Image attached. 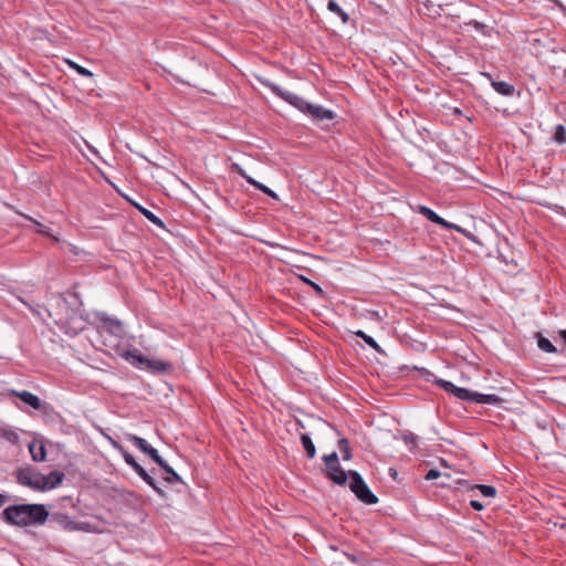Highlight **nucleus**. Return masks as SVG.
<instances>
[{
    "mask_svg": "<svg viewBox=\"0 0 566 566\" xmlns=\"http://www.w3.org/2000/svg\"><path fill=\"white\" fill-rule=\"evenodd\" d=\"M2 520L17 526L42 525L49 520L45 504H17L6 507Z\"/></svg>",
    "mask_w": 566,
    "mask_h": 566,
    "instance_id": "f257e3e1",
    "label": "nucleus"
},
{
    "mask_svg": "<svg viewBox=\"0 0 566 566\" xmlns=\"http://www.w3.org/2000/svg\"><path fill=\"white\" fill-rule=\"evenodd\" d=\"M64 479V473L57 470L48 475L34 471L31 467L21 468L17 472V482L33 491L45 492L57 488Z\"/></svg>",
    "mask_w": 566,
    "mask_h": 566,
    "instance_id": "f03ea898",
    "label": "nucleus"
},
{
    "mask_svg": "<svg viewBox=\"0 0 566 566\" xmlns=\"http://www.w3.org/2000/svg\"><path fill=\"white\" fill-rule=\"evenodd\" d=\"M260 84H262L264 87H268L276 97L283 99L301 113L305 114L310 109L312 103L305 101L303 97L286 91L282 88L280 85L275 84L274 82L264 78V77H256Z\"/></svg>",
    "mask_w": 566,
    "mask_h": 566,
    "instance_id": "7ed1b4c3",
    "label": "nucleus"
},
{
    "mask_svg": "<svg viewBox=\"0 0 566 566\" xmlns=\"http://www.w3.org/2000/svg\"><path fill=\"white\" fill-rule=\"evenodd\" d=\"M49 520L51 523L57 524L61 528L69 532L81 531L86 533H96L97 530L94 525L86 521H75L67 514L61 511L49 512Z\"/></svg>",
    "mask_w": 566,
    "mask_h": 566,
    "instance_id": "20e7f679",
    "label": "nucleus"
},
{
    "mask_svg": "<svg viewBox=\"0 0 566 566\" xmlns=\"http://www.w3.org/2000/svg\"><path fill=\"white\" fill-rule=\"evenodd\" d=\"M95 319L101 333L108 334L111 337H114L117 343L124 338V324L118 318L109 316L104 312H96Z\"/></svg>",
    "mask_w": 566,
    "mask_h": 566,
    "instance_id": "39448f33",
    "label": "nucleus"
},
{
    "mask_svg": "<svg viewBox=\"0 0 566 566\" xmlns=\"http://www.w3.org/2000/svg\"><path fill=\"white\" fill-rule=\"evenodd\" d=\"M348 479L349 489L359 501L367 505L376 504L378 502V497L371 492L360 473L350 470Z\"/></svg>",
    "mask_w": 566,
    "mask_h": 566,
    "instance_id": "423d86ee",
    "label": "nucleus"
},
{
    "mask_svg": "<svg viewBox=\"0 0 566 566\" xmlns=\"http://www.w3.org/2000/svg\"><path fill=\"white\" fill-rule=\"evenodd\" d=\"M323 461L326 465V476L335 484L344 485L349 478V471L346 472L340 467L337 452L333 451L329 454L323 455Z\"/></svg>",
    "mask_w": 566,
    "mask_h": 566,
    "instance_id": "0eeeda50",
    "label": "nucleus"
},
{
    "mask_svg": "<svg viewBox=\"0 0 566 566\" xmlns=\"http://www.w3.org/2000/svg\"><path fill=\"white\" fill-rule=\"evenodd\" d=\"M418 212L420 214H422L424 218H427L428 220H430L431 222L439 224V226L443 227L444 229H453L458 232H462V233L464 232V230L460 226H457L454 223L447 221L446 219L440 217L437 212H434L431 208H429L427 206H419Z\"/></svg>",
    "mask_w": 566,
    "mask_h": 566,
    "instance_id": "6e6552de",
    "label": "nucleus"
},
{
    "mask_svg": "<svg viewBox=\"0 0 566 566\" xmlns=\"http://www.w3.org/2000/svg\"><path fill=\"white\" fill-rule=\"evenodd\" d=\"M171 369L172 365L168 361L147 358L143 370H146L153 375H164Z\"/></svg>",
    "mask_w": 566,
    "mask_h": 566,
    "instance_id": "1a4fd4ad",
    "label": "nucleus"
},
{
    "mask_svg": "<svg viewBox=\"0 0 566 566\" xmlns=\"http://www.w3.org/2000/svg\"><path fill=\"white\" fill-rule=\"evenodd\" d=\"M306 115L319 122H329L335 118V113L332 109L317 104H312Z\"/></svg>",
    "mask_w": 566,
    "mask_h": 566,
    "instance_id": "9d476101",
    "label": "nucleus"
},
{
    "mask_svg": "<svg viewBox=\"0 0 566 566\" xmlns=\"http://www.w3.org/2000/svg\"><path fill=\"white\" fill-rule=\"evenodd\" d=\"M134 472L146 483L148 484L159 496H165L166 493L159 486L158 482L151 476L149 472H147L139 463L133 469Z\"/></svg>",
    "mask_w": 566,
    "mask_h": 566,
    "instance_id": "9b49d317",
    "label": "nucleus"
},
{
    "mask_svg": "<svg viewBox=\"0 0 566 566\" xmlns=\"http://www.w3.org/2000/svg\"><path fill=\"white\" fill-rule=\"evenodd\" d=\"M14 395L19 397L21 401L32 407L34 410H42L49 406L46 402H42L36 395L28 390L14 391Z\"/></svg>",
    "mask_w": 566,
    "mask_h": 566,
    "instance_id": "f8f14e48",
    "label": "nucleus"
},
{
    "mask_svg": "<svg viewBox=\"0 0 566 566\" xmlns=\"http://www.w3.org/2000/svg\"><path fill=\"white\" fill-rule=\"evenodd\" d=\"M120 357L125 359L133 367L143 370L147 357L140 354L137 349H127L120 354Z\"/></svg>",
    "mask_w": 566,
    "mask_h": 566,
    "instance_id": "ddd939ff",
    "label": "nucleus"
},
{
    "mask_svg": "<svg viewBox=\"0 0 566 566\" xmlns=\"http://www.w3.org/2000/svg\"><path fill=\"white\" fill-rule=\"evenodd\" d=\"M29 451L34 462H43L46 458V448L42 441L33 440L29 444Z\"/></svg>",
    "mask_w": 566,
    "mask_h": 566,
    "instance_id": "4468645a",
    "label": "nucleus"
},
{
    "mask_svg": "<svg viewBox=\"0 0 566 566\" xmlns=\"http://www.w3.org/2000/svg\"><path fill=\"white\" fill-rule=\"evenodd\" d=\"M491 86L497 94L503 96H513L515 94V86L504 81L491 78Z\"/></svg>",
    "mask_w": 566,
    "mask_h": 566,
    "instance_id": "2eb2a0df",
    "label": "nucleus"
},
{
    "mask_svg": "<svg viewBox=\"0 0 566 566\" xmlns=\"http://www.w3.org/2000/svg\"><path fill=\"white\" fill-rule=\"evenodd\" d=\"M503 401L501 397L494 394H474V400L473 402L480 403V405H494L497 406Z\"/></svg>",
    "mask_w": 566,
    "mask_h": 566,
    "instance_id": "dca6fc26",
    "label": "nucleus"
},
{
    "mask_svg": "<svg viewBox=\"0 0 566 566\" xmlns=\"http://www.w3.org/2000/svg\"><path fill=\"white\" fill-rule=\"evenodd\" d=\"M134 207L153 224H155L158 228H165L164 221L156 216L153 211L149 209L143 207L142 205L134 202Z\"/></svg>",
    "mask_w": 566,
    "mask_h": 566,
    "instance_id": "f3484780",
    "label": "nucleus"
},
{
    "mask_svg": "<svg viewBox=\"0 0 566 566\" xmlns=\"http://www.w3.org/2000/svg\"><path fill=\"white\" fill-rule=\"evenodd\" d=\"M21 216L23 218H25L27 220H29L30 222H32L35 227H36V231L43 235H46L49 238H52L54 239L55 241H59V238L55 237L53 233H52V230L51 228L44 226L43 223L39 222L38 220H35L34 218L28 216V214H24V213H21Z\"/></svg>",
    "mask_w": 566,
    "mask_h": 566,
    "instance_id": "a211bd4d",
    "label": "nucleus"
},
{
    "mask_svg": "<svg viewBox=\"0 0 566 566\" xmlns=\"http://www.w3.org/2000/svg\"><path fill=\"white\" fill-rule=\"evenodd\" d=\"M301 443L308 459H313L316 454V448L312 438L307 433L301 434Z\"/></svg>",
    "mask_w": 566,
    "mask_h": 566,
    "instance_id": "6ab92c4d",
    "label": "nucleus"
},
{
    "mask_svg": "<svg viewBox=\"0 0 566 566\" xmlns=\"http://www.w3.org/2000/svg\"><path fill=\"white\" fill-rule=\"evenodd\" d=\"M127 440L144 453H147L149 448H151V446L147 442L146 439L132 433L127 434Z\"/></svg>",
    "mask_w": 566,
    "mask_h": 566,
    "instance_id": "aec40b11",
    "label": "nucleus"
},
{
    "mask_svg": "<svg viewBox=\"0 0 566 566\" xmlns=\"http://www.w3.org/2000/svg\"><path fill=\"white\" fill-rule=\"evenodd\" d=\"M327 9L339 17L343 23H347L349 21L348 13L345 12L335 0H328Z\"/></svg>",
    "mask_w": 566,
    "mask_h": 566,
    "instance_id": "412c9836",
    "label": "nucleus"
},
{
    "mask_svg": "<svg viewBox=\"0 0 566 566\" xmlns=\"http://www.w3.org/2000/svg\"><path fill=\"white\" fill-rule=\"evenodd\" d=\"M160 468L168 474L165 481L169 484L181 483V476L165 461Z\"/></svg>",
    "mask_w": 566,
    "mask_h": 566,
    "instance_id": "4be33fe9",
    "label": "nucleus"
},
{
    "mask_svg": "<svg viewBox=\"0 0 566 566\" xmlns=\"http://www.w3.org/2000/svg\"><path fill=\"white\" fill-rule=\"evenodd\" d=\"M356 336L361 338L369 347H371L373 349H375L377 353L379 354H384V349L380 347V345L375 340L374 337L367 335L365 332L363 331H357L356 333Z\"/></svg>",
    "mask_w": 566,
    "mask_h": 566,
    "instance_id": "5701e85b",
    "label": "nucleus"
},
{
    "mask_svg": "<svg viewBox=\"0 0 566 566\" xmlns=\"http://www.w3.org/2000/svg\"><path fill=\"white\" fill-rule=\"evenodd\" d=\"M552 140L558 145L566 144V128L564 125L558 124L555 126Z\"/></svg>",
    "mask_w": 566,
    "mask_h": 566,
    "instance_id": "b1692460",
    "label": "nucleus"
},
{
    "mask_svg": "<svg viewBox=\"0 0 566 566\" xmlns=\"http://www.w3.org/2000/svg\"><path fill=\"white\" fill-rule=\"evenodd\" d=\"M114 447L116 450H118L125 463L129 465L132 469H134L138 464L133 454H130L123 446L114 443Z\"/></svg>",
    "mask_w": 566,
    "mask_h": 566,
    "instance_id": "393cba45",
    "label": "nucleus"
},
{
    "mask_svg": "<svg viewBox=\"0 0 566 566\" xmlns=\"http://www.w3.org/2000/svg\"><path fill=\"white\" fill-rule=\"evenodd\" d=\"M338 449H339L342 457L345 461H349L352 459L353 454H352L349 441L347 438H342L338 440Z\"/></svg>",
    "mask_w": 566,
    "mask_h": 566,
    "instance_id": "a878e982",
    "label": "nucleus"
},
{
    "mask_svg": "<svg viewBox=\"0 0 566 566\" xmlns=\"http://www.w3.org/2000/svg\"><path fill=\"white\" fill-rule=\"evenodd\" d=\"M538 348L545 353L555 354L557 353V348L554 344L546 337L539 336L537 340Z\"/></svg>",
    "mask_w": 566,
    "mask_h": 566,
    "instance_id": "bb28decb",
    "label": "nucleus"
},
{
    "mask_svg": "<svg viewBox=\"0 0 566 566\" xmlns=\"http://www.w3.org/2000/svg\"><path fill=\"white\" fill-rule=\"evenodd\" d=\"M433 382L436 385H438L440 388H442L444 391L451 394L454 396L455 394V389H458L459 387L455 386L452 381H449V380H444V379H441V378H434Z\"/></svg>",
    "mask_w": 566,
    "mask_h": 566,
    "instance_id": "cd10ccee",
    "label": "nucleus"
},
{
    "mask_svg": "<svg viewBox=\"0 0 566 566\" xmlns=\"http://www.w3.org/2000/svg\"><path fill=\"white\" fill-rule=\"evenodd\" d=\"M474 394H475V391H472V390L463 388V387H459L458 389H455L454 397H457L458 399L463 400V401H473Z\"/></svg>",
    "mask_w": 566,
    "mask_h": 566,
    "instance_id": "c85d7f7f",
    "label": "nucleus"
},
{
    "mask_svg": "<svg viewBox=\"0 0 566 566\" xmlns=\"http://www.w3.org/2000/svg\"><path fill=\"white\" fill-rule=\"evenodd\" d=\"M472 490H479L480 493L485 497H494L496 495V489L493 485L476 484Z\"/></svg>",
    "mask_w": 566,
    "mask_h": 566,
    "instance_id": "c756f323",
    "label": "nucleus"
},
{
    "mask_svg": "<svg viewBox=\"0 0 566 566\" xmlns=\"http://www.w3.org/2000/svg\"><path fill=\"white\" fill-rule=\"evenodd\" d=\"M402 440L410 450H413L419 443V437L413 433H407L402 436Z\"/></svg>",
    "mask_w": 566,
    "mask_h": 566,
    "instance_id": "7c9ffc66",
    "label": "nucleus"
},
{
    "mask_svg": "<svg viewBox=\"0 0 566 566\" xmlns=\"http://www.w3.org/2000/svg\"><path fill=\"white\" fill-rule=\"evenodd\" d=\"M71 69L75 70L80 75L82 76H85V77H92L93 76V73L87 70L86 67L84 66H81L80 64L73 62V61H67Z\"/></svg>",
    "mask_w": 566,
    "mask_h": 566,
    "instance_id": "2f4dec72",
    "label": "nucleus"
},
{
    "mask_svg": "<svg viewBox=\"0 0 566 566\" xmlns=\"http://www.w3.org/2000/svg\"><path fill=\"white\" fill-rule=\"evenodd\" d=\"M254 188H256L258 190L262 191L263 193L268 195L273 199H279L277 193L270 189L268 186L263 185L262 182L258 181Z\"/></svg>",
    "mask_w": 566,
    "mask_h": 566,
    "instance_id": "473e14b6",
    "label": "nucleus"
},
{
    "mask_svg": "<svg viewBox=\"0 0 566 566\" xmlns=\"http://www.w3.org/2000/svg\"><path fill=\"white\" fill-rule=\"evenodd\" d=\"M146 454L149 455L159 467L165 462V460L159 455L157 449L153 447L149 448Z\"/></svg>",
    "mask_w": 566,
    "mask_h": 566,
    "instance_id": "72a5a7b5",
    "label": "nucleus"
},
{
    "mask_svg": "<svg viewBox=\"0 0 566 566\" xmlns=\"http://www.w3.org/2000/svg\"><path fill=\"white\" fill-rule=\"evenodd\" d=\"M69 318H70V321H73V322L76 324V326L73 328L74 334H77L80 331H82V329H83V327H84V322H83V319H82V318L77 319V318L75 317V313H72V314L70 315V317H69Z\"/></svg>",
    "mask_w": 566,
    "mask_h": 566,
    "instance_id": "f704fd0d",
    "label": "nucleus"
},
{
    "mask_svg": "<svg viewBox=\"0 0 566 566\" xmlns=\"http://www.w3.org/2000/svg\"><path fill=\"white\" fill-rule=\"evenodd\" d=\"M239 174H240V176H241L242 178H244V179H245V181H247L249 185H251V186L255 187V185H256L258 180H255L253 177L249 176V175L245 172V170H244V169L240 168V169H239Z\"/></svg>",
    "mask_w": 566,
    "mask_h": 566,
    "instance_id": "c9c22d12",
    "label": "nucleus"
},
{
    "mask_svg": "<svg viewBox=\"0 0 566 566\" xmlns=\"http://www.w3.org/2000/svg\"><path fill=\"white\" fill-rule=\"evenodd\" d=\"M470 24L474 28L475 31L482 34L485 33L486 25L484 23L473 20L472 22H470Z\"/></svg>",
    "mask_w": 566,
    "mask_h": 566,
    "instance_id": "e433bc0d",
    "label": "nucleus"
},
{
    "mask_svg": "<svg viewBox=\"0 0 566 566\" xmlns=\"http://www.w3.org/2000/svg\"><path fill=\"white\" fill-rule=\"evenodd\" d=\"M441 475L440 471L437 470V469H431L427 472L426 474V480L428 481H431V480H434V479H438L439 476Z\"/></svg>",
    "mask_w": 566,
    "mask_h": 566,
    "instance_id": "4c0bfd02",
    "label": "nucleus"
},
{
    "mask_svg": "<svg viewBox=\"0 0 566 566\" xmlns=\"http://www.w3.org/2000/svg\"><path fill=\"white\" fill-rule=\"evenodd\" d=\"M470 506L475 511H482L484 509V504L478 500H471Z\"/></svg>",
    "mask_w": 566,
    "mask_h": 566,
    "instance_id": "58836bf2",
    "label": "nucleus"
},
{
    "mask_svg": "<svg viewBox=\"0 0 566 566\" xmlns=\"http://www.w3.org/2000/svg\"><path fill=\"white\" fill-rule=\"evenodd\" d=\"M311 287L315 291L316 294L322 295L323 289L313 281V284H311Z\"/></svg>",
    "mask_w": 566,
    "mask_h": 566,
    "instance_id": "ea45409f",
    "label": "nucleus"
},
{
    "mask_svg": "<svg viewBox=\"0 0 566 566\" xmlns=\"http://www.w3.org/2000/svg\"><path fill=\"white\" fill-rule=\"evenodd\" d=\"M297 277L303 282L305 283L306 285L311 286V284H313V281L302 274L297 275Z\"/></svg>",
    "mask_w": 566,
    "mask_h": 566,
    "instance_id": "a19ab883",
    "label": "nucleus"
},
{
    "mask_svg": "<svg viewBox=\"0 0 566 566\" xmlns=\"http://www.w3.org/2000/svg\"><path fill=\"white\" fill-rule=\"evenodd\" d=\"M452 114H453L454 116H457V117H460V116H462V115H463V112H462L460 108L454 107V108H453V111H452Z\"/></svg>",
    "mask_w": 566,
    "mask_h": 566,
    "instance_id": "79ce46f5",
    "label": "nucleus"
},
{
    "mask_svg": "<svg viewBox=\"0 0 566 566\" xmlns=\"http://www.w3.org/2000/svg\"><path fill=\"white\" fill-rule=\"evenodd\" d=\"M7 500H8L7 495L0 493V509L4 505Z\"/></svg>",
    "mask_w": 566,
    "mask_h": 566,
    "instance_id": "37998d69",
    "label": "nucleus"
},
{
    "mask_svg": "<svg viewBox=\"0 0 566 566\" xmlns=\"http://www.w3.org/2000/svg\"><path fill=\"white\" fill-rule=\"evenodd\" d=\"M559 336H560V338H562L563 343H564V344H565V346H566V329H562V331L559 332Z\"/></svg>",
    "mask_w": 566,
    "mask_h": 566,
    "instance_id": "c03bdc74",
    "label": "nucleus"
},
{
    "mask_svg": "<svg viewBox=\"0 0 566 566\" xmlns=\"http://www.w3.org/2000/svg\"><path fill=\"white\" fill-rule=\"evenodd\" d=\"M347 558H348L350 562H354V563L357 560V559H356V557H355L354 555H349V554H347Z\"/></svg>",
    "mask_w": 566,
    "mask_h": 566,
    "instance_id": "a18cd8bd",
    "label": "nucleus"
},
{
    "mask_svg": "<svg viewBox=\"0 0 566 566\" xmlns=\"http://www.w3.org/2000/svg\"><path fill=\"white\" fill-rule=\"evenodd\" d=\"M297 428H304V424L301 421L296 422Z\"/></svg>",
    "mask_w": 566,
    "mask_h": 566,
    "instance_id": "49530a36",
    "label": "nucleus"
}]
</instances>
